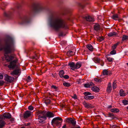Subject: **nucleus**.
Listing matches in <instances>:
<instances>
[{
	"label": "nucleus",
	"instance_id": "6ab92c4d",
	"mask_svg": "<svg viewBox=\"0 0 128 128\" xmlns=\"http://www.w3.org/2000/svg\"><path fill=\"white\" fill-rule=\"evenodd\" d=\"M92 60L96 63H99L101 61L100 58L97 57L94 58Z\"/></svg>",
	"mask_w": 128,
	"mask_h": 128
},
{
	"label": "nucleus",
	"instance_id": "ddd939ff",
	"mask_svg": "<svg viewBox=\"0 0 128 128\" xmlns=\"http://www.w3.org/2000/svg\"><path fill=\"white\" fill-rule=\"evenodd\" d=\"M68 66L70 67V68L72 70H74L75 69V64L74 62H71L68 64Z\"/></svg>",
	"mask_w": 128,
	"mask_h": 128
},
{
	"label": "nucleus",
	"instance_id": "2f4dec72",
	"mask_svg": "<svg viewBox=\"0 0 128 128\" xmlns=\"http://www.w3.org/2000/svg\"><path fill=\"white\" fill-rule=\"evenodd\" d=\"M106 58L107 60L109 62H112L114 60L113 58L108 56H106Z\"/></svg>",
	"mask_w": 128,
	"mask_h": 128
},
{
	"label": "nucleus",
	"instance_id": "72a5a7b5",
	"mask_svg": "<svg viewBox=\"0 0 128 128\" xmlns=\"http://www.w3.org/2000/svg\"><path fill=\"white\" fill-rule=\"evenodd\" d=\"M4 41V40L2 39H0V51L2 50V43Z\"/></svg>",
	"mask_w": 128,
	"mask_h": 128
},
{
	"label": "nucleus",
	"instance_id": "aec40b11",
	"mask_svg": "<svg viewBox=\"0 0 128 128\" xmlns=\"http://www.w3.org/2000/svg\"><path fill=\"white\" fill-rule=\"evenodd\" d=\"M4 117L6 118H10L11 117V115L9 113L4 114H3Z\"/></svg>",
	"mask_w": 128,
	"mask_h": 128
},
{
	"label": "nucleus",
	"instance_id": "a878e982",
	"mask_svg": "<svg viewBox=\"0 0 128 128\" xmlns=\"http://www.w3.org/2000/svg\"><path fill=\"white\" fill-rule=\"evenodd\" d=\"M110 111L111 112L114 113H117L120 111L117 108H112L110 110Z\"/></svg>",
	"mask_w": 128,
	"mask_h": 128
},
{
	"label": "nucleus",
	"instance_id": "a19ab883",
	"mask_svg": "<svg viewBox=\"0 0 128 128\" xmlns=\"http://www.w3.org/2000/svg\"><path fill=\"white\" fill-rule=\"evenodd\" d=\"M122 103L124 105H126L128 104V101L126 100H122Z\"/></svg>",
	"mask_w": 128,
	"mask_h": 128
},
{
	"label": "nucleus",
	"instance_id": "f704fd0d",
	"mask_svg": "<svg viewBox=\"0 0 128 128\" xmlns=\"http://www.w3.org/2000/svg\"><path fill=\"white\" fill-rule=\"evenodd\" d=\"M97 39L99 42H101L104 40V38L103 36H99L97 38Z\"/></svg>",
	"mask_w": 128,
	"mask_h": 128
},
{
	"label": "nucleus",
	"instance_id": "603ef678",
	"mask_svg": "<svg viewBox=\"0 0 128 128\" xmlns=\"http://www.w3.org/2000/svg\"><path fill=\"white\" fill-rule=\"evenodd\" d=\"M72 98L74 99H76L77 98V97L76 95L75 94H74L73 96H72Z\"/></svg>",
	"mask_w": 128,
	"mask_h": 128
},
{
	"label": "nucleus",
	"instance_id": "0e129e2a",
	"mask_svg": "<svg viewBox=\"0 0 128 128\" xmlns=\"http://www.w3.org/2000/svg\"><path fill=\"white\" fill-rule=\"evenodd\" d=\"M62 34H59V36H62Z\"/></svg>",
	"mask_w": 128,
	"mask_h": 128
},
{
	"label": "nucleus",
	"instance_id": "13d9d810",
	"mask_svg": "<svg viewBox=\"0 0 128 128\" xmlns=\"http://www.w3.org/2000/svg\"><path fill=\"white\" fill-rule=\"evenodd\" d=\"M3 77V76L2 74H0V79H2Z\"/></svg>",
	"mask_w": 128,
	"mask_h": 128
},
{
	"label": "nucleus",
	"instance_id": "7c9ffc66",
	"mask_svg": "<svg viewBox=\"0 0 128 128\" xmlns=\"http://www.w3.org/2000/svg\"><path fill=\"white\" fill-rule=\"evenodd\" d=\"M40 54L38 53H36L35 54V56H33V58L37 60L39 57Z\"/></svg>",
	"mask_w": 128,
	"mask_h": 128
},
{
	"label": "nucleus",
	"instance_id": "69168bd1",
	"mask_svg": "<svg viewBox=\"0 0 128 128\" xmlns=\"http://www.w3.org/2000/svg\"><path fill=\"white\" fill-rule=\"evenodd\" d=\"M126 94H128V90H126Z\"/></svg>",
	"mask_w": 128,
	"mask_h": 128
},
{
	"label": "nucleus",
	"instance_id": "f03ea898",
	"mask_svg": "<svg viewBox=\"0 0 128 128\" xmlns=\"http://www.w3.org/2000/svg\"><path fill=\"white\" fill-rule=\"evenodd\" d=\"M50 25L56 31H58L60 28L67 29L68 28L66 23L63 20L57 17H54L51 19Z\"/></svg>",
	"mask_w": 128,
	"mask_h": 128
},
{
	"label": "nucleus",
	"instance_id": "b1692460",
	"mask_svg": "<svg viewBox=\"0 0 128 128\" xmlns=\"http://www.w3.org/2000/svg\"><path fill=\"white\" fill-rule=\"evenodd\" d=\"M92 90L94 92H98L100 89L98 87L96 86H94L92 88Z\"/></svg>",
	"mask_w": 128,
	"mask_h": 128
},
{
	"label": "nucleus",
	"instance_id": "052dcab7",
	"mask_svg": "<svg viewBox=\"0 0 128 128\" xmlns=\"http://www.w3.org/2000/svg\"><path fill=\"white\" fill-rule=\"evenodd\" d=\"M112 108V106L111 105L109 106L108 107V108Z\"/></svg>",
	"mask_w": 128,
	"mask_h": 128
},
{
	"label": "nucleus",
	"instance_id": "c9c22d12",
	"mask_svg": "<svg viewBox=\"0 0 128 128\" xmlns=\"http://www.w3.org/2000/svg\"><path fill=\"white\" fill-rule=\"evenodd\" d=\"M116 35V32H112L109 33L108 34V36L110 37L114 35Z\"/></svg>",
	"mask_w": 128,
	"mask_h": 128
},
{
	"label": "nucleus",
	"instance_id": "79ce46f5",
	"mask_svg": "<svg viewBox=\"0 0 128 128\" xmlns=\"http://www.w3.org/2000/svg\"><path fill=\"white\" fill-rule=\"evenodd\" d=\"M114 116V115L113 114L110 113L108 114V117L112 118Z\"/></svg>",
	"mask_w": 128,
	"mask_h": 128
},
{
	"label": "nucleus",
	"instance_id": "5fc2aeb1",
	"mask_svg": "<svg viewBox=\"0 0 128 128\" xmlns=\"http://www.w3.org/2000/svg\"><path fill=\"white\" fill-rule=\"evenodd\" d=\"M101 62V64H100L102 66H103L104 64V62H103V61L102 60H101L100 61V62Z\"/></svg>",
	"mask_w": 128,
	"mask_h": 128
},
{
	"label": "nucleus",
	"instance_id": "5701e85b",
	"mask_svg": "<svg viewBox=\"0 0 128 128\" xmlns=\"http://www.w3.org/2000/svg\"><path fill=\"white\" fill-rule=\"evenodd\" d=\"M86 47L88 49L91 51H93V47L91 44H88L86 45Z\"/></svg>",
	"mask_w": 128,
	"mask_h": 128
},
{
	"label": "nucleus",
	"instance_id": "4468645a",
	"mask_svg": "<svg viewBox=\"0 0 128 128\" xmlns=\"http://www.w3.org/2000/svg\"><path fill=\"white\" fill-rule=\"evenodd\" d=\"M83 104L84 105V107L87 108H90L93 107V106L92 104L89 103H87L86 102H83Z\"/></svg>",
	"mask_w": 128,
	"mask_h": 128
},
{
	"label": "nucleus",
	"instance_id": "9d476101",
	"mask_svg": "<svg viewBox=\"0 0 128 128\" xmlns=\"http://www.w3.org/2000/svg\"><path fill=\"white\" fill-rule=\"evenodd\" d=\"M20 73V70L19 69H17L14 70L11 72V74L13 75H14L19 76Z\"/></svg>",
	"mask_w": 128,
	"mask_h": 128
},
{
	"label": "nucleus",
	"instance_id": "bb28decb",
	"mask_svg": "<svg viewBox=\"0 0 128 128\" xmlns=\"http://www.w3.org/2000/svg\"><path fill=\"white\" fill-rule=\"evenodd\" d=\"M119 94L120 96H125L126 94L122 90H121L119 92Z\"/></svg>",
	"mask_w": 128,
	"mask_h": 128
},
{
	"label": "nucleus",
	"instance_id": "c756f323",
	"mask_svg": "<svg viewBox=\"0 0 128 128\" xmlns=\"http://www.w3.org/2000/svg\"><path fill=\"white\" fill-rule=\"evenodd\" d=\"M120 44V42H118L116 44H114L113 46L112 47V49L114 50L116 47H117L118 45Z\"/></svg>",
	"mask_w": 128,
	"mask_h": 128
},
{
	"label": "nucleus",
	"instance_id": "338daca9",
	"mask_svg": "<svg viewBox=\"0 0 128 128\" xmlns=\"http://www.w3.org/2000/svg\"><path fill=\"white\" fill-rule=\"evenodd\" d=\"M75 128H80V126H78L76 127Z\"/></svg>",
	"mask_w": 128,
	"mask_h": 128
},
{
	"label": "nucleus",
	"instance_id": "393cba45",
	"mask_svg": "<svg viewBox=\"0 0 128 128\" xmlns=\"http://www.w3.org/2000/svg\"><path fill=\"white\" fill-rule=\"evenodd\" d=\"M112 18L115 20H118L119 18L118 15L117 14H114L112 17Z\"/></svg>",
	"mask_w": 128,
	"mask_h": 128
},
{
	"label": "nucleus",
	"instance_id": "cd10ccee",
	"mask_svg": "<svg viewBox=\"0 0 128 128\" xmlns=\"http://www.w3.org/2000/svg\"><path fill=\"white\" fill-rule=\"evenodd\" d=\"M75 69H78L80 68L82 66L81 63L79 62H77L76 64H75Z\"/></svg>",
	"mask_w": 128,
	"mask_h": 128
},
{
	"label": "nucleus",
	"instance_id": "473e14b6",
	"mask_svg": "<svg viewBox=\"0 0 128 128\" xmlns=\"http://www.w3.org/2000/svg\"><path fill=\"white\" fill-rule=\"evenodd\" d=\"M128 40V36L126 35H124L123 36L122 40L123 41Z\"/></svg>",
	"mask_w": 128,
	"mask_h": 128
},
{
	"label": "nucleus",
	"instance_id": "ea45409f",
	"mask_svg": "<svg viewBox=\"0 0 128 128\" xmlns=\"http://www.w3.org/2000/svg\"><path fill=\"white\" fill-rule=\"evenodd\" d=\"M112 50L110 53V54L111 55H113L116 54V51L112 49Z\"/></svg>",
	"mask_w": 128,
	"mask_h": 128
},
{
	"label": "nucleus",
	"instance_id": "f257e3e1",
	"mask_svg": "<svg viewBox=\"0 0 128 128\" xmlns=\"http://www.w3.org/2000/svg\"><path fill=\"white\" fill-rule=\"evenodd\" d=\"M5 44L3 49L4 52V56L6 60L8 62H10L14 58L13 55L9 56L6 54L11 53L14 50V48L12 46L13 44V40L11 38H8L4 40Z\"/></svg>",
	"mask_w": 128,
	"mask_h": 128
},
{
	"label": "nucleus",
	"instance_id": "de8ad7c7",
	"mask_svg": "<svg viewBox=\"0 0 128 128\" xmlns=\"http://www.w3.org/2000/svg\"><path fill=\"white\" fill-rule=\"evenodd\" d=\"M62 78H63L65 79H68L69 78V76L68 75L64 76Z\"/></svg>",
	"mask_w": 128,
	"mask_h": 128
},
{
	"label": "nucleus",
	"instance_id": "412c9836",
	"mask_svg": "<svg viewBox=\"0 0 128 128\" xmlns=\"http://www.w3.org/2000/svg\"><path fill=\"white\" fill-rule=\"evenodd\" d=\"M6 122L2 120L0 121V128H2L4 127L6 124Z\"/></svg>",
	"mask_w": 128,
	"mask_h": 128
},
{
	"label": "nucleus",
	"instance_id": "2eb2a0df",
	"mask_svg": "<svg viewBox=\"0 0 128 128\" xmlns=\"http://www.w3.org/2000/svg\"><path fill=\"white\" fill-rule=\"evenodd\" d=\"M103 74L104 75H110L112 74L111 72L107 70H104L103 71Z\"/></svg>",
	"mask_w": 128,
	"mask_h": 128
},
{
	"label": "nucleus",
	"instance_id": "4d7b16f0",
	"mask_svg": "<svg viewBox=\"0 0 128 128\" xmlns=\"http://www.w3.org/2000/svg\"><path fill=\"white\" fill-rule=\"evenodd\" d=\"M89 84L90 85V87L91 86H94V83L92 82H90V84Z\"/></svg>",
	"mask_w": 128,
	"mask_h": 128
},
{
	"label": "nucleus",
	"instance_id": "9b49d317",
	"mask_svg": "<svg viewBox=\"0 0 128 128\" xmlns=\"http://www.w3.org/2000/svg\"><path fill=\"white\" fill-rule=\"evenodd\" d=\"M32 112L30 111L27 110L24 112L23 115L24 118L26 119L30 116Z\"/></svg>",
	"mask_w": 128,
	"mask_h": 128
},
{
	"label": "nucleus",
	"instance_id": "58836bf2",
	"mask_svg": "<svg viewBox=\"0 0 128 128\" xmlns=\"http://www.w3.org/2000/svg\"><path fill=\"white\" fill-rule=\"evenodd\" d=\"M44 102L47 105L50 103V100L49 99L47 100H45Z\"/></svg>",
	"mask_w": 128,
	"mask_h": 128
},
{
	"label": "nucleus",
	"instance_id": "0eeeda50",
	"mask_svg": "<svg viewBox=\"0 0 128 128\" xmlns=\"http://www.w3.org/2000/svg\"><path fill=\"white\" fill-rule=\"evenodd\" d=\"M85 95L84 98L87 100H89L93 99L94 97L93 96H89L91 95V93L89 92H85L84 93Z\"/></svg>",
	"mask_w": 128,
	"mask_h": 128
},
{
	"label": "nucleus",
	"instance_id": "6e6552de",
	"mask_svg": "<svg viewBox=\"0 0 128 128\" xmlns=\"http://www.w3.org/2000/svg\"><path fill=\"white\" fill-rule=\"evenodd\" d=\"M66 120L67 122L71 124L73 126H74L76 124V121L74 118L73 119L72 118H66Z\"/></svg>",
	"mask_w": 128,
	"mask_h": 128
},
{
	"label": "nucleus",
	"instance_id": "a18cd8bd",
	"mask_svg": "<svg viewBox=\"0 0 128 128\" xmlns=\"http://www.w3.org/2000/svg\"><path fill=\"white\" fill-rule=\"evenodd\" d=\"M84 86L85 88H88L90 87L89 84H84Z\"/></svg>",
	"mask_w": 128,
	"mask_h": 128
},
{
	"label": "nucleus",
	"instance_id": "bf43d9fd",
	"mask_svg": "<svg viewBox=\"0 0 128 128\" xmlns=\"http://www.w3.org/2000/svg\"><path fill=\"white\" fill-rule=\"evenodd\" d=\"M10 120L11 121V122H12V121H14V119L13 118H10Z\"/></svg>",
	"mask_w": 128,
	"mask_h": 128
},
{
	"label": "nucleus",
	"instance_id": "f3484780",
	"mask_svg": "<svg viewBox=\"0 0 128 128\" xmlns=\"http://www.w3.org/2000/svg\"><path fill=\"white\" fill-rule=\"evenodd\" d=\"M112 90L111 84L110 82L109 83L107 88L106 91L108 93H110Z\"/></svg>",
	"mask_w": 128,
	"mask_h": 128
},
{
	"label": "nucleus",
	"instance_id": "49530a36",
	"mask_svg": "<svg viewBox=\"0 0 128 128\" xmlns=\"http://www.w3.org/2000/svg\"><path fill=\"white\" fill-rule=\"evenodd\" d=\"M28 109L30 110H33L34 108L32 106H28Z\"/></svg>",
	"mask_w": 128,
	"mask_h": 128
},
{
	"label": "nucleus",
	"instance_id": "4be33fe9",
	"mask_svg": "<svg viewBox=\"0 0 128 128\" xmlns=\"http://www.w3.org/2000/svg\"><path fill=\"white\" fill-rule=\"evenodd\" d=\"M74 52L71 50L68 51L67 53V55L69 56H70L74 54Z\"/></svg>",
	"mask_w": 128,
	"mask_h": 128
},
{
	"label": "nucleus",
	"instance_id": "dca6fc26",
	"mask_svg": "<svg viewBox=\"0 0 128 128\" xmlns=\"http://www.w3.org/2000/svg\"><path fill=\"white\" fill-rule=\"evenodd\" d=\"M94 30L98 32L100 30V25L98 24H96L94 26Z\"/></svg>",
	"mask_w": 128,
	"mask_h": 128
},
{
	"label": "nucleus",
	"instance_id": "39448f33",
	"mask_svg": "<svg viewBox=\"0 0 128 128\" xmlns=\"http://www.w3.org/2000/svg\"><path fill=\"white\" fill-rule=\"evenodd\" d=\"M62 122V119L60 117H56L54 118L52 121V124H55L56 125H60Z\"/></svg>",
	"mask_w": 128,
	"mask_h": 128
},
{
	"label": "nucleus",
	"instance_id": "e433bc0d",
	"mask_svg": "<svg viewBox=\"0 0 128 128\" xmlns=\"http://www.w3.org/2000/svg\"><path fill=\"white\" fill-rule=\"evenodd\" d=\"M63 85L65 86L68 87L70 86V83L66 82H64L63 83Z\"/></svg>",
	"mask_w": 128,
	"mask_h": 128
},
{
	"label": "nucleus",
	"instance_id": "37998d69",
	"mask_svg": "<svg viewBox=\"0 0 128 128\" xmlns=\"http://www.w3.org/2000/svg\"><path fill=\"white\" fill-rule=\"evenodd\" d=\"M78 5L80 7H81L82 8H83L84 7V6L82 5L81 3H78Z\"/></svg>",
	"mask_w": 128,
	"mask_h": 128
},
{
	"label": "nucleus",
	"instance_id": "20e7f679",
	"mask_svg": "<svg viewBox=\"0 0 128 128\" xmlns=\"http://www.w3.org/2000/svg\"><path fill=\"white\" fill-rule=\"evenodd\" d=\"M35 115L38 116L39 122L40 123H43L44 120L46 119V111L44 110H38L35 113Z\"/></svg>",
	"mask_w": 128,
	"mask_h": 128
},
{
	"label": "nucleus",
	"instance_id": "864d4df0",
	"mask_svg": "<svg viewBox=\"0 0 128 128\" xmlns=\"http://www.w3.org/2000/svg\"><path fill=\"white\" fill-rule=\"evenodd\" d=\"M4 83V81L2 80H0V86L2 85Z\"/></svg>",
	"mask_w": 128,
	"mask_h": 128
},
{
	"label": "nucleus",
	"instance_id": "c03bdc74",
	"mask_svg": "<svg viewBox=\"0 0 128 128\" xmlns=\"http://www.w3.org/2000/svg\"><path fill=\"white\" fill-rule=\"evenodd\" d=\"M110 128H118V126H117L116 125H112V126L110 125Z\"/></svg>",
	"mask_w": 128,
	"mask_h": 128
},
{
	"label": "nucleus",
	"instance_id": "7ed1b4c3",
	"mask_svg": "<svg viewBox=\"0 0 128 128\" xmlns=\"http://www.w3.org/2000/svg\"><path fill=\"white\" fill-rule=\"evenodd\" d=\"M44 9V8L40 4L34 5L28 15L24 16L21 18L20 24H23L29 22L30 20L31 16L32 14L34 12H40L43 10Z\"/></svg>",
	"mask_w": 128,
	"mask_h": 128
},
{
	"label": "nucleus",
	"instance_id": "8fccbe9b",
	"mask_svg": "<svg viewBox=\"0 0 128 128\" xmlns=\"http://www.w3.org/2000/svg\"><path fill=\"white\" fill-rule=\"evenodd\" d=\"M95 80L98 82H100L101 81V80L100 79H98L97 78H95Z\"/></svg>",
	"mask_w": 128,
	"mask_h": 128
},
{
	"label": "nucleus",
	"instance_id": "a211bd4d",
	"mask_svg": "<svg viewBox=\"0 0 128 128\" xmlns=\"http://www.w3.org/2000/svg\"><path fill=\"white\" fill-rule=\"evenodd\" d=\"M85 18L86 20L88 21L92 22L94 21V18L90 16H86Z\"/></svg>",
	"mask_w": 128,
	"mask_h": 128
},
{
	"label": "nucleus",
	"instance_id": "e2e57ef3",
	"mask_svg": "<svg viewBox=\"0 0 128 128\" xmlns=\"http://www.w3.org/2000/svg\"><path fill=\"white\" fill-rule=\"evenodd\" d=\"M64 42V43H66L65 42H62L61 43H63Z\"/></svg>",
	"mask_w": 128,
	"mask_h": 128
},
{
	"label": "nucleus",
	"instance_id": "774afa93",
	"mask_svg": "<svg viewBox=\"0 0 128 128\" xmlns=\"http://www.w3.org/2000/svg\"><path fill=\"white\" fill-rule=\"evenodd\" d=\"M2 120L1 119V117H0V121Z\"/></svg>",
	"mask_w": 128,
	"mask_h": 128
},
{
	"label": "nucleus",
	"instance_id": "4c0bfd02",
	"mask_svg": "<svg viewBox=\"0 0 128 128\" xmlns=\"http://www.w3.org/2000/svg\"><path fill=\"white\" fill-rule=\"evenodd\" d=\"M116 81H114L112 84V87L114 89L116 88Z\"/></svg>",
	"mask_w": 128,
	"mask_h": 128
},
{
	"label": "nucleus",
	"instance_id": "09e8293b",
	"mask_svg": "<svg viewBox=\"0 0 128 128\" xmlns=\"http://www.w3.org/2000/svg\"><path fill=\"white\" fill-rule=\"evenodd\" d=\"M51 88H54L55 90H56L58 88V87L52 85L51 86Z\"/></svg>",
	"mask_w": 128,
	"mask_h": 128
},
{
	"label": "nucleus",
	"instance_id": "680f3d73",
	"mask_svg": "<svg viewBox=\"0 0 128 128\" xmlns=\"http://www.w3.org/2000/svg\"><path fill=\"white\" fill-rule=\"evenodd\" d=\"M66 124H64L62 127V128H66Z\"/></svg>",
	"mask_w": 128,
	"mask_h": 128
},
{
	"label": "nucleus",
	"instance_id": "c85d7f7f",
	"mask_svg": "<svg viewBox=\"0 0 128 128\" xmlns=\"http://www.w3.org/2000/svg\"><path fill=\"white\" fill-rule=\"evenodd\" d=\"M64 71L63 70H60L59 72V75L62 78L63 77L64 75Z\"/></svg>",
	"mask_w": 128,
	"mask_h": 128
},
{
	"label": "nucleus",
	"instance_id": "3c124183",
	"mask_svg": "<svg viewBox=\"0 0 128 128\" xmlns=\"http://www.w3.org/2000/svg\"><path fill=\"white\" fill-rule=\"evenodd\" d=\"M4 15L6 17H8L9 16V15L6 12H4Z\"/></svg>",
	"mask_w": 128,
	"mask_h": 128
},
{
	"label": "nucleus",
	"instance_id": "6e6d98bb",
	"mask_svg": "<svg viewBox=\"0 0 128 128\" xmlns=\"http://www.w3.org/2000/svg\"><path fill=\"white\" fill-rule=\"evenodd\" d=\"M27 79L28 81H30V80L31 79V78L30 76H28V77Z\"/></svg>",
	"mask_w": 128,
	"mask_h": 128
},
{
	"label": "nucleus",
	"instance_id": "423d86ee",
	"mask_svg": "<svg viewBox=\"0 0 128 128\" xmlns=\"http://www.w3.org/2000/svg\"><path fill=\"white\" fill-rule=\"evenodd\" d=\"M4 76L5 80L9 83H11L13 82L14 79V77L8 76L6 74L4 75Z\"/></svg>",
	"mask_w": 128,
	"mask_h": 128
},
{
	"label": "nucleus",
	"instance_id": "f8f14e48",
	"mask_svg": "<svg viewBox=\"0 0 128 128\" xmlns=\"http://www.w3.org/2000/svg\"><path fill=\"white\" fill-rule=\"evenodd\" d=\"M54 116V114L52 112L46 111V118L47 117L49 118H52Z\"/></svg>",
	"mask_w": 128,
	"mask_h": 128
},
{
	"label": "nucleus",
	"instance_id": "1a4fd4ad",
	"mask_svg": "<svg viewBox=\"0 0 128 128\" xmlns=\"http://www.w3.org/2000/svg\"><path fill=\"white\" fill-rule=\"evenodd\" d=\"M17 61L16 60H14L11 61L10 62V64L8 66V68H15L16 66Z\"/></svg>",
	"mask_w": 128,
	"mask_h": 128
}]
</instances>
